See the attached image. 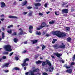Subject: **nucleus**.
<instances>
[{
    "mask_svg": "<svg viewBox=\"0 0 75 75\" xmlns=\"http://www.w3.org/2000/svg\"><path fill=\"white\" fill-rule=\"evenodd\" d=\"M46 24L45 22H43L41 24V25L39 26V28H38V30H40L41 29H42L43 28L45 27Z\"/></svg>",
    "mask_w": 75,
    "mask_h": 75,
    "instance_id": "obj_4",
    "label": "nucleus"
},
{
    "mask_svg": "<svg viewBox=\"0 0 75 75\" xmlns=\"http://www.w3.org/2000/svg\"><path fill=\"white\" fill-rule=\"evenodd\" d=\"M50 72H52L53 71V69H54V67H50V68H49Z\"/></svg>",
    "mask_w": 75,
    "mask_h": 75,
    "instance_id": "obj_15",
    "label": "nucleus"
},
{
    "mask_svg": "<svg viewBox=\"0 0 75 75\" xmlns=\"http://www.w3.org/2000/svg\"><path fill=\"white\" fill-rule=\"evenodd\" d=\"M42 62L41 61H38V64H41V63Z\"/></svg>",
    "mask_w": 75,
    "mask_h": 75,
    "instance_id": "obj_49",
    "label": "nucleus"
},
{
    "mask_svg": "<svg viewBox=\"0 0 75 75\" xmlns=\"http://www.w3.org/2000/svg\"><path fill=\"white\" fill-rule=\"evenodd\" d=\"M74 10H75V9H74V8H73V7H72L71 8V12H73V11H74Z\"/></svg>",
    "mask_w": 75,
    "mask_h": 75,
    "instance_id": "obj_29",
    "label": "nucleus"
},
{
    "mask_svg": "<svg viewBox=\"0 0 75 75\" xmlns=\"http://www.w3.org/2000/svg\"><path fill=\"white\" fill-rule=\"evenodd\" d=\"M7 32H8L10 34H11L12 33V32L11 31V30H10V31H7Z\"/></svg>",
    "mask_w": 75,
    "mask_h": 75,
    "instance_id": "obj_35",
    "label": "nucleus"
},
{
    "mask_svg": "<svg viewBox=\"0 0 75 75\" xmlns=\"http://www.w3.org/2000/svg\"><path fill=\"white\" fill-rule=\"evenodd\" d=\"M26 62H24V61L23 64H22V67H24V66H27L28 65V64L25 63Z\"/></svg>",
    "mask_w": 75,
    "mask_h": 75,
    "instance_id": "obj_11",
    "label": "nucleus"
},
{
    "mask_svg": "<svg viewBox=\"0 0 75 75\" xmlns=\"http://www.w3.org/2000/svg\"><path fill=\"white\" fill-rule=\"evenodd\" d=\"M33 12H31L29 13L28 14V16H32V14H33Z\"/></svg>",
    "mask_w": 75,
    "mask_h": 75,
    "instance_id": "obj_25",
    "label": "nucleus"
},
{
    "mask_svg": "<svg viewBox=\"0 0 75 75\" xmlns=\"http://www.w3.org/2000/svg\"><path fill=\"white\" fill-rule=\"evenodd\" d=\"M23 14L24 15H25V14H27V12H23Z\"/></svg>",
    "mask_w": 75,
    "mask_h": 75,
    "instance_id": "obj_45",
    "label": "nucleus"
},
{
    "mask_svg": "<svg viewBox=\"0 0 75 75\" xmlns=\"http://www.w3.org/2000/svg\"><path fill=\"white\" fill-rule=\"evenodd\" d=\"M29 32L30 33H33V31L31 30H29Z\"/></svg>",
    "mask_w": 75,
    "mask_h": 75,
    "instance_id": "obj_59",
    "label": "nucleus"
},
{
    "mask_svg": "<svg viewBox=\"0 0 75 75\" xmlns=\"http://www.w3.org/2000/svg\"><path fill=\"white\" fill-rule=\"evenodd\" d=\"M2 29L3 31L4 30V28H2Z\"/></svg>",
    "mask_w": 75,
    "mask_h": 75,
    "instance_id": "obj_64",
    "label": "nucleus"
},
{
    "mask_svg": "<svg viewBox=\"0 0 75 75\" xmlns=\"http://www.w3.org/2000/svg\"><path fill=\"white\" fill-rule=\"evenodd\" d=\"M50 13V11H49L47 12H46V13H47V14H49V13Z\"/></svg>",
    "mask_w": 75,
    "mask_h": 75,
    "instance_id": "obj_60",
    "label": "nucleus"
},
{
    "mask_svg": "<svg viewBox=\"0 0 75 75\" xmlns=\"http://www.w3.org/2000/svg\"><path fill=\"white\" fill-rule=\"evenodd\" d=\"M50 1L52 2H53V1H55V0H51Z\"/></svg>",
    "mask_w": 75,
    "mask_h": 75,
    "instance_id": "obj_61",
    "label": "nucleus"
},
{
    "mask_svg": "<svg viewBox=\"0 0 75 75\" xmlns=\"http://www.w3.org/2000/svg\"><path fill=\"white\" fill-rule=\"evenodd\" d=\"M69 28L68 27H67L66 28V30H67L68 31H69Z\"/></svg>",
    "mask_w": 75,
    "mask_h": 75,
    "instance_id": "obj_38",
    "label": "nucleus"
},
{
    "mask_svg": "<svg viewBox=\"0 0 75 75\" xmlns=\"http://www.w3.org/2000/svg\"><path fill=\"white\" fill-rule=\"evenodd\" d=\"M1 7L2 8H4L6 6V4L4 2H1Z\"/></svg>",
    "mask_w": 75,
    "mask_h": 75,
    "instance_id": "obj_8",
    "label": "nucleus"
},
{
    "mask_svg": "<svg viewBox=\"0 0 75 75\" xmlns=\"http://www.w3.org/2000/svg\"><path fill=\"white\" fill-rule=\"evenodd\" d=\"M20 69H19V68L18 67H15L13 68V70H15L16 71H17V70H19Z\"/></svg>",
    "mask_w": 75,
    "mask_h": 75,
    "instance_id": "obj_16",
    "label": "nucleus"
},
{
    "mask_svg": "<svg viewBox=\"0 0 75 75\" xmlns=\"http://www.w3.org/2000/svg\"><path fill=\"white\" fill-rule=\"evenodd\" d=\"M41 5V4L39 3H38V6H40Z\"/></svg>",
    "mask_w": 75,
    "mask_h": 75,
    "instance_id": "obj_54",
    "label": "nucleus"
},
{
    "mask_svg": "<svg viewBox=\"0 0 75 75\" xmlns=\"http://www.w3.org/2000/svg\"><path fill=\"white\" fill-rule=\"evenodd\" d=\"M47 3H48V2L47 3H46L44 5V6L45 7H47Z\"/></svg>",
    "mask_w": 75,
    "mask_h": 75,
    "instance_id": "obj_41",
    "label": "nucleus"
},
{
    "mask_svg": "<svg viewBox=\"0 0 75 75\" xmlns=\"http://www.w3.org/2000/svg\"><path fill=\"white\" fill-rule=\"evenodd\" d=\"M8 17L10 18H16V19H18L17 17L13 16H8Z\"/></svg>",
    "mask_w": 75,
    "mask_h": 75,
    "instance_id": "obj_7",
    "label": "nucleus"
},
{
    "mask_svg": "<svg viewBox=\"0 0 75 75\" xmlns=\"http://www.w3.org/2000/svg\"><path fill=\"white\" fill-rule=\"evenodd\" d=\"M22 6H24L26 5L27 4V1H25L23 3H22Z\"/></svg>",
    "mask_w": 75,
    "mask_h": 75,
    "instance_id": "obj_13",
    "label": "nucleus"
},
{
    "mask_svg": "<svg viewBox=\"0 0 75 75\" xmlns=\"http://www.w3.org/2000/svg\"><path fill=\"white\" fill-rule=\"evenodd\" d=\"M2 39H4V38L5 37L4 33L2 32Z\"/></svg>",
    "mask_w": 75,
    "mask_h": 75,
    "instance_id": "obj_19",
    "label": "nucleus"
},
{
    "mask_svg": "<svg viewBox=\"0 0 75 75\" xmlns=\"http://www.w3.org/2000/svg\"><path fill=\"white\" fill-rule=\"evenodd\" d=\"M27 8L28 9H31V8H33V7L29 6L27 7Z\"/></svg>",
    "mask_w": 75,
    "mask_h": 75,
    "instance_id": "obj_36",
    "label": "nucleus"
},
{
    "mask_svg": "<svg viewBox=\"0 0 75 75\" xmlns=\"http://www.w3.org/2000/svg\"><path fill=\"white\" fill-rule=\"evenodd\" d=\"M53 35H57V36L59 37H65L66 35L65 33H62L58 31L54 32L53 33Z\"/></svg>",
    "mask_w": 75,
    "mask_h": 75,
    "instance_id": "obj_1",
    "label": "nucleus"
},
{
    "mask_svg": "<svg viewBox=\"0 0 75 75\" xmlns=\"http://www.w3.org/2000/svg\"><path fill=\"white\" fill-rule=\"evenodd\" d=\"M45 46L44 45H43L42 48V50H44V49H45Z\"/></svg>",
    "mask_w": 75,
    "mask_h": 75,
    "instance_id": "obj_34",
    "label": "nucleus"
},
{
    "mask_svg": "<svg viewBox=\"0 0 75 75\" xmlns=\"http://www.w3.org/2000/svg\"><path fill=\"white\" fill-rule=\"evenodd\" d=\"M9 65H10V63H5L3 66V67H8Z\"/></svg>",
    "mask_w": 75,
    "mask_h": 75,
    "instance_id": "obj_9",
    "label": "nucleus"
},
{
    "mask_svg": "<svg viewBox=\"0 0 75 75\" xmlns=\"http://www.w3.org/2000/svg\"><path fill=\"white\" fill-rule=\"evenodd\" d=\"M51 57L52 58H53V59H54V58H55V57H54V56L51 55Z\"/></svg>",
    "mask_w": 75,
    "mask_h": 75,
    "instance_id": "obj_53",
    "label": "nucleus"
},
{
    "mask_svg": "<svg viewBox=\"0 0 75 75\" xmlns=\"http://www.w3.org/2000/svg\"><path fill=\"white\" fill-rule=\"evenodd\" d=\"M73 58V61H74V60H75V54L74 55Z\"/></svg>",
    "mask_w": 75,
    "mask_h": 75,
    "instance_id": "obj_40",
    "label": "nucleus"
},
{
    "mask_svg": "<svg viewBox=\"0 0 75 75\" xmlns=\"http://www.w3.org/2000/svg\"><path fill=\"white\" fill-rule=\"evenodd\" d=\"M62 14H67L68 13V9H64L62 10Z\"/></svg>",
    "mask_w": 75,
    "mask_h": 75,
    "instance_id": "obj_5",
    "label": "nucleus"
},
{
    "mask_svg": "<svg viewBox=\"0 0 75 75\" xmlns=\"http://www.w3.org/2000/svg\"><path fill=\"white\" fill-rule=\"evenodd\" d=\"M53 47L56 49H58L59 48H65V45H64L63 43H62V45H55L53 46Z\"/></svg>",
    "mask_w": 75,
    "mask_h": 75,
    "instance_id": "obj_3",
    "label": "nucleus"
},
{
    "mask_svg": "<svg viewBox=\"0 0 75 75\" xmlns=\"http://www.w3.org/2000/svg\"><path fill=\"white\" fill-rule=\"evenodd\" d=\"M13 52H12L9 55V56H11L12 55H13Z\"/></svg>",
    "mask_w": 75,
    "mask_h": 75,
    "instance_id": "obj_48",
    "label": "nucleus"
},
{
    "mask_svg": "<svg viewBox=\"0 0 75 75\" xmlns=\"http://www.w3.org/2000/svg\"><path fill=\"white\" fill-rule=\"evenodd\" d=\"M54 23H55V22H54V21H51L50 22H49V24H54Z\"/></svg>",
    "mask_w": 75,
    "mask_h": 75,
    "instance_id": "obj_20",
    "label": "nucleus"
},
{
    "mask_svg": "<svg viewBox=\"0 0 75 75\" xmlns=\"http://www.w3.org/2000/svg\"><path fill=\"white\" fill-rule=\"evenodd\" d=\"M13 4V5L15 6V5H16V2L14 1Z\"/></svg>",
    "mask_w": 75,
    "mask_h": 75,
    "instance_id": "obj_51",
    "label": "nucleus"
},
{
    "mask_svg": "<svg viewBox=\"0 0 75 75\" xmlns=\"http://www.w3.org/2000/svg\"><path fill=\"white\" fill-rule=\"evenodd\" d=\"M74 64H75V63L74 62H72L71 63V65H74Z\"/></svg>",
    "mask_w": 75,
    "mask_h": 75,
    "instance_id": "obj_50",
    "label": "nucleus"
},
{
    "mask_svg": "<svg viewBox=\"0 0 75 75\" xmlns=\"http://www.w3.org/2000/svg\"><path fill=\"white\" fill-rule=\"evenodd\" d=\"M24 70H26V69H27V67H24Z\"/></svg>",
    "mask_w": 75,
    "mask_h": 75,
    "instance_id": "obj_58",
    "label": "nucleus"
},
{
    "mask_svg": "<svg viewBox=\"0 0 75 75\" xmlns=\"http://www.w3.org/2000/svg\"><path fill=\"white\" fill-rule=\"evenodd\" d=\"M38 35H41V33L39 32L38 33Z\"/></svg>",
    "mask_w": 75,
    "mask_h": 75,
    "instance_id": "obj_62",
    "label": "nucleus"
},
{
    "mask_svg": "<svg viewBox=\"0 0 75 75\" xmlns=\"http://www.w3.org/2000/svg\"><path fill=\"white\" fill-rule=\"evenodd\" d=\"M3 54H5V55H8V52H5L3 53Z\"/></svg>",
    "mask_w": 75,
    "mask_h": 75,
    "instance_id": "obj_32",
    "label": "nucleus"
},
{
    "mask_svg": "<svg viewBox=\"0 0 75 75\" xmlns=\"http://www.w3.org/2000/svg\"><path fill=\"white\" fill-rule=\"evenodd\" d=\"M59 61H61V62H62V63H64V62H65L62 59H61Z\"/></svg>",
    "mask_w": 75,
    "mask_h": 75,
    "instance_id": "obj_26",
    "label": "nucleus"
},
{
    "mask_svg": "<svg viewBox=\"0 0 75 75\" xmlns=\"http://www.w3.org/2000/svg\"><path fill=\"white\" fill-rule=\"evenodd\" d=\"M13 41L15 42H17V41H18V39L16 38H15L13 39Z\"/></svg>",
    "mask_w": 75,
    "mask_h": 75,
    "instance_id": "obj_18",
    "label": "nucleus"
},
{
    "mask_svg": "<svg viewBox=\"0 0 75 75\" xmlns=\"http://www.w3.org/2000/svg\"><path fill=\"white\" fill-rule=\"evenodd\" d=\"M16 35H17V33L16 32H14L12 34V35L13 36Z\"/></svg>",
    "mask_w": 75,
    "mask_h": 75,
    "instance_id": "obj_33",
    "label": "nucleus"
},
{
    "mask_svg": "<svg viewBox=\"0 0 75 75\" xmlns=\"http://www.w3.org/2000/svg\"><path fill=\"white\" fill-rule=\"evenodd\" d=\"M29 61V59L28 58H26L24 60V62H26L27 61Z\"/></svg>",
    "mask_w": 75,
    "mask_h": 75,
    "instance_id": "obj_22",
    "label": "nucleus"
},
{
    "mask_svg": "<svg viewBox=\"0 0 75 75\" xmlns=\"http://www.w3.org/2000/svg\"><path fill=\"white\" fill-rule=\"evenodd\" d=\"M64 67H65L67 69H69V68H70V67L68 66L67 64H65L64 66Z\"/></svg>",
    "mask_w": 75,
    "mask_h": 75,
    "instance_id": "obj_14",
    "label": "nucleus"
},
{
    "mask_svg": "<svg viewBox=\"0 0 75 75\" xmlns=\"http://www.w3.org/2000/svg\"><path fill=\"white\" fill-rule=\"evenodd\" d=\"M33 8H34V9H38V7H34Z\"/></svg>",
    "mask_w": 75,
    "mask_h": 75,
    "instance_id": "obj_57",
    "label": "nucleus"
},
{
    "mask_svg": "<svg viewBox=\"0 0 75 75\" xmlns=\"http://www.w3.org/2000/svg\"><path fill=\"white\" fill-rule=\"evenodd\" d=\"M15 59H16V60H18V57H15Z\"/></svg>",
    "mask_w": 75,
    "mask_h": 75,
    "instance_id": "obj_44",
    "label": "nucleus"
},
{
    "mask_svg": "<svg viewBox=\"0 0 75 75\" xmlns=\"http://www.w3.org/2000/svg\"><path fill=\"white\" fill-rule=\"evenodd\" d=\"M35 59H37V58H38V56L37 55H36L35 56Z\"/></svg>",
    "mask_w": 75,
    "mask_h": 75,
    "instance_id": "obj_37",
    "label": "nucleus"
},
{
    "mask_svg": "<svg viewBox=\"0 0 75 75\" xmlns=\"http://www.w3.org/2000/svg\"><path fill=\"white\" fill-rule=\"evenodd\" d=\"M66 72H67L68 73H71L72 72V69H67L66 71Z\"/></svg>",
    "mask_w": 75,
    "mask_h": 75,
    "instance_id": "obj_10",
    "label": "nucleus"
},
{
    "mask_svg": "<svg viewBox=\"0 0 75 75\" xmlns=\"http://www.w3.org/2000/svg\"><path fill=\"white\" fill-rule=\"evenodd\" d=\"M39 16H42V17L44 16V14H43V13H41L40 12L39 13Z\"/></svg>",
    "mask_w": 75,
    "mask_h": 75,
    "instance_id": "obj_24",
    "label": "nucleus"
},
{
    "mask_svg": "<svg viewBox=\"0 0 75 75\" xmlns=\"http://www.w3.org/2000/svg\"><path fill=\"white\" fill-rule=\"evenodd\" d=\"M33 27L32 25H30L29 28V30H31V29H33Z\"/></svg>",
    "mask_w": 75,
    "mask_h": 75,
    "instance_id": "obj_27",
    "label": "nucleus"
},
{
    "mask_svg": "<svg viewBox=\"0 0 75 75\" xmlns=\"http://www.w3.org/2000/svg\"><path fill=\"white\" fill-rule=\"evenodd\" d=\"M46 36L47 37H49V36H50V35H48V34H46Z\"/></svg>",
    "mask_w": 75,
    "mask_h": 75,
    "instance_id": "obj_63",
    "label": "nucleus"
},
{
    "mask_svg": "<svg viewBox=\"0 0 75 75\" xmlns=\"http://www.w3.org/2000/svg\"><path fill=\"white\" fill-rule=\"evenodd\" d=\"M4 48L6 51L10 52L12 51V49H11V46L9 45L4 46Z\"/></svg>",
    "mask_w": 75,
    "mask_h": 75,
    "instance_id": "obj_2",
    "label": "nucleus"
},
{
    "mask_svg": "<svg viewBox=\"0 0 75 75\" xmlns=\"http://www.w3.org/2000/svg\"><path fill=\"white\" fill-rule=\"evenodd\" d=\"M31 41L32 42L33 44H35V43H37V40H31Z\"/></svg>",
    "mask_w": 75,
    "mask_h": 75,
    "instance_id": "obj_17",
    "label": "nucleus"
},
{
    "mask_svg": "<svg viewBox=\"0 0 75 75\" xmlns=\"http://www.w3.org/2000/svg\"><path fill=\"white\" fill-rule=\"evenodd\" d=\"M34 5L36 7H38V3L34 4Z\"/></svg>",
    "mask_w": 75,
    "mask_h": 75,
    "instance_id": "obj_42",
    "label": "nucleus"
},
{
    "mask_svg": "<svg viewBox=\"0 0 75 75\" xmlns=\"http://www.w3.org/2000/svg\"><path fill=\"white\" fill-rule=\"evenodd\" d=\"M68 4V3H65L64 2L63 4H62V7H64V6H65V4Z\"/></svg>",
    "mask_w": 75,
    "mask_h": 75,
    "instance_id": "obj_30",
    "label": "nucleus"
},
{
    "mask_svg": "<svg viewBox=\"0 0 75 75\" xmlns=\"http://www.w3.org/2000/svg\"><path fill=\"white\" fill-rule=\"evenodd\" d=\"M2 58L3 59H6V56H3L2 57Z\"/></svg>",
    "mask_w": 75,
    "mask_h": 75,
    "instance_id": "obj_46",
    "label": "nucleus"
},
{
    "mask_svg": "<svg viewBox=\"0 0 75 75\" xmlns=\"http://www.w3.org/2000/svg\"><path fill=\"white\" fill-rule=\"evenodd\" d=\"M22 34H23V32H21L19 34V35H21Z\"/></svg>",
    "mask_w": 75,
    "mask_h": 75,
    "instance_id": "obj_55",
    "label": "nucleus"
},
{
    "mask_svg": "<svg viewBox=\"0 0 75 75\" xmlns=\"http://www.w3.org/2000/svg\"><path fill=\"white\" fill-rule=\"evenodd\" d=\"M25 52H27V51L26 50H24V51L22 52V53H25Z\"/></svg>",
    "mask_w": 75,
    "mask_h": 75,
    "instance_id": "obj_52",
    "label": "nucleus"
},
{
    "mask_svg": "<svg viewBox=\"0 0 75 75\" xmlns=\"http://www.w3.org/2000/svg\"><path fill=\"white\" fill-rule=\"evenodd\" d=\"M55 14L56 16H59V14H57V11H55Z\"/></svg>",
    "mask_w": 75,
    "mask_h": 75,
    "instance_id": "obj_47",
    "label": "nucleus"
},
{
    "mask_svg": "<svg viewBox=\"0 0 75 75\" xmlns=\"http://www.w3.org/2000/svg\"><path fill=\"white\" fill-rule=\"evenodd\" d=\"M67 41L68 42H69L71 40V38H67Z\"/></svg>",
    "mask_w": 75,
    "mask_h": 75,
    "instance_id": "obj_31",
    "label": "nucleus"
},
{
    "mask_svg": "<svg viewBox=\"0 0 75 75\" xmlns=\"http://www.w3.org/2000/svg\"><path fill=\"white\" fill-rule=\"evenodd\" d=\"M53 54L54 55H55L56 57H58V58H60V56L62 55V54H59L58 52L54 53Z\"/></svg>",
    "mask_w": 75,
    "mask_h": 75,
    "instance_id": "obj_6",
    "label": "nucleus"
},
{
    "mask_svg": "<svg viewBox=\"0 0 75 75\" xmlns=\"http://www.w3.org/2000/svg\"><path fill=\"white\" fill-rule=\"evenodd\" d=\"M47 64L49 66V67H51V63H50V62L48 61H47Z\"/></svg>",
    "mask_w": 75,
    "mask_h": 75,
    "instance_id": "obj_12",
    "label": "nucleus"
},
{
    "mask_svg": "<svg viewBox=\"0 0 75 75\" xmlns=\"http://www.w3.org/2000/svg\"><path fill=\"white\" fill-rule=\"evenodd\" d=\"M57 40L56 39H54L53 40V41L52 42V44H54L55 42V41H57Z\"/></svg>",
    "mask_w": 75,
    "mask_h": 75,
    "instance_id": "obj_21",
    "label": "nucleus"
},
{
    "mask_svg": "<svg viewBox=\"0 0 75 75\" xmlns=\"http://www.w3.org/2000/svg\"><path fill=\"white\" fill-rule=\"evenodd\" d=\"M4 72H8V70H5Z\"/></svg>",
    "mask_w": 75,
    "mask_h": 75,
    "instance_id": "obj_56",
    "label": "nucleus"
},
{
    "mask_svg": "<svg viewBox=\"0 0 75 75\" xmlns=\"http://www.w3.org/2000/svg\"><path fill=\"white\" fill-rule=\"evenodd\" d=\"M0 17H1L2 18H3L4 17V15L2 14V15H1L0 16Z\"/></svg>",
    "mask_w": 75,
    "mask_h": 75,
    "instance_id": "obj_43",
    "label": "nucleus"
},
{
    "mask_svg": "<svg viewBox=\"0 0 75 75\" xmlns=\"http://www.w3.org/2000/svg\"><path fill=\"white\" fill-rule=\"evenodd\" d=\"M43 75H48V74L47 73L44 72L43 73Z\"/></svg>",
    "mask_w": 75,
    "mask_h": 75,
    "instance_id": "obj_39",
    "label": "nucleus"
},
{
    "mask_svg": "<svg viewBox=\"0 0 75 75\" xmlns=\"http://www.w3.org/2000/svg\"><path fill=\"white\" fill-rule=\"evenodd\" d=\"M13 27V25H12L8 26L7 28H11V27Z\"/></svg>",
    "mask_w": 75,
    "mask_h": 75,
    "instance_id": "obj_28",
    "label": "nucleus"
},
{
    "mask_svg": "<svg viewBox=\"0 0 75 75\" xmlns=\"http://www.w3.org/2000/svg\"><path fill=\"white\" fill-rule=\"evenodd\" d=\"M45 65H46V63H45V62H43L42 64V67H44V66Z\"/></svg>",
    "mask_w": 75,
    "mask_h": 75,
    "instance_id": "obj_23",
    "label": "nucleus"
}]
</instances>
